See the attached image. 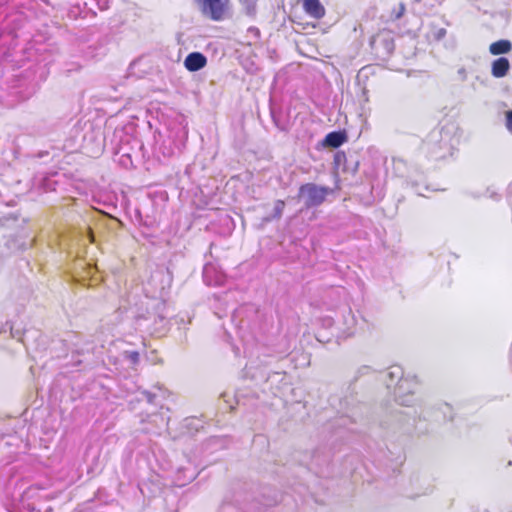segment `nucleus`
Returning a JSON list of instances; mask_svg holds the SVG:
<instances>
[{
  "mask_svg": "<svg viewBox=\"0 0 512 512\" xmlns=\"http://www.w3.org/2000/svg\"><path fill=\"white\" fill-rule=\"evenodd\" d=\"M247 37H251L254 40H258L260 37V31L256 27H249L247 29Z\"/></svg>",
  "mask_w": 512,
  "mask_h": 512,
  "instance_id": "obj_16",
  "label": "nucleus"
},
{
  "mask_svg": "<svg viewBox=\"0 0 512 512\" xmlns=\"http://www.w3.org/2000/svg\"><path fill=\"white\" fill-rule=\"evenodd\" d=\"M248 15L255 14L257 0H239Z\"/></svg>",
  "mask_w": 512,
  "mask_h": 512,
  "instance_id": "obj_14",
  "label": "nucleus"
},
{
  "mask_svg": "<svg viewBox=\"0 0 512 512\" xmlns=\"http://www.w3.org/2000/svg\"><path fill=\"white\" fill-rule=\"evenodd\" d=\"M334 164L336 167H341L343 168L344 171H351L352 173H355L358 169V161H354L353 162V166H349L348 164V160H347V157H346V154L342 151H337L334 155Z\"/></svg>",
  "mask_w": 512,
  "mask_h": 512,
  "instance_id": "obj_10",
  "label": "nucleus"
},
{
  "mask_svg": "<svg viewBox=\"0 0 512 512\" xmlns=\"http://www.w3.org/2000/svg\"><path fill=\"white\" fill-rule=\"evenodd\" d=\"M214 270V267L211 266V265H206L203 269V277H204V280L208 283V284H212V282L209 280V277H210V273Z\"/></svg>",
  "mask_w": 512,
  "mask_h": 512,
  "instance_id": "obj_17",
  "label": "nucleus"
},
{
  "mask_svg": "<svg viewBox=\"0 0 512 512\" xmlns=\"http://www.w3.org/2000/svg\"><path fill=\"white\" fill-rule=\"evenodd\" d=\"M512 49V43L509 40L501 39L496 42H493L489 46V52L492 55H501L507 54Z\"/></svg>",
  "mask_w": 512,
  "mask_h": 512,
  "instance_id": "obj_11",
  "label": "nucleus"
},
{
  "mask_svg": "<svg viewBox=\"0 0 512 512\" xmlns=\"http://www.w3.org/2000/svg\"><path fill=\"white\" fill-rule=\"evenodd\" d=\"M506 127H507L508 131L512 134V110L507 112Z\"/></svg>",
  "mask_w": 512,
  "mask_h": 512,
  "instance_id": "obj_19",
  "label": "nucleus"
},
{
  "mask_svg": "<svg viewBox=\"0 0 512 512\" xmlns=\"http://www.w3.org/2000/svg\"><path fill=\"white\" fill-rule=\"evenodd\" d=\"M332 192L329 187L306 183L299 188V197L303 199L306 208L320 206Z\"/></svg>",
  "mask_w": 512,
  "mask_h": 512,
  "instance_id": "obj_2",
  "label": "nucleus"
},
{
  "mask_svg": "<svg viewBox=\"0 0 512 512\" xmlns=\"http://www.w3.org/2000/svg\"><path fill=\"white\" fill-rule=\"evenodd\" d=\"M418 381L415 376L407 375L399 384L394 387L395 401L402 406H412L415 403V392Z\"/></svg>",
  "mask_w": 512,
  "mask_h": 512,
  "instance_id": "obj_3",
  "label": "nucleus"
},
{
  "mask_svg": "<svg viewBox=\"0 0 512 512\" xmlns=\"http://www.w3.org/2000/svg\"><path fill=\"white\" fill-rule=\"evenodd\" d=\"M347 141L345 131H333L328 133L322 141V146L330 148H338Z\"/></svg>",
  "mask_w": 512,
  "mask_h": 512,
  "instance_id": "obj_7",
  "label": "nucleus"
},
{
  "mask_svg": "<svg viewBox=\"0 0 512 512\" xmlns=\"http://www.w3.org/2000/svg\"><path fill=\"white\" fill-rule=\"evenodd\" d=\"M214 284H215V285H218V284H220V282H219L218 280H216V281L214 282Z\"/></svg>",
  "mask_w": 512,
  "mask_h": 512,
  "instance_id": "obj_25",
  "label": "nucleus"
},
{
  "mask_svg": "<svg viewBox=\"0 0 512 512\" xmlns=\"http://www.w3.org/2000/svg\"><path fill=\"white\" fill-rule=\"evenodd\" d=\"M101 150H102V147H101V146H99V147H98V149H97V151H96L95 153H96V154H98V153H100V152H101Z\"/></svg>",
  "mask_w": 512,
  "mask_h": 512,
  "instance_id": "obj_24",
  "label": "nucleus"
},
{
  "mask_svg": "<svg viewBox=\"0 0 512 512\" xmlns=\"http://www.w3.org/2000/svg\"><path fill=\"white\" fill-rule=\"evenodd\" d=\"M207 63L206 57L200 52H192L184 60L185 68L190 72L202 69Z\"/></svg>",
  "mask_w": 512,
  "mask_h": 512,
  "instance_id": "obj_5",
  "label": "nucleus"
},
{
  "mask_svg": "<svg viewBox=\"0 0 512 512\" xmlns=\"http://www.w3.org/2000/svg\"><path fill=\"white\" fill-rule=\"evenodd\" d=\"M96 5L100 10H106L109 8L110 0H95Z\"/></svg>",
  "mask_w": 512,
  "mask_h": 512,
  "instance_id": "obj_18",
  "label": "nucleus"
},
{
  "mask_svg": "<svg viewBox=\"0 0 512 512\" xmlns=\"http://www.w3.org/2000/svg\"><path fill=\"white\" fill-rule=\"evenodd\" d=\"M445 35H446V29L441 28V29H439V30L437 31L436 38H437L438 40H440V39H442L443 37H445Z\"/></svg>",
  "mask_w": 512,
  "mask_h": 512,
  "instance_id": "obj_22",
  "label": "nucleus"
},
{
  "mask_svg": "<svg viewBox=\"0 0 512 512\" xmlns=\"http://www.w3.org/2000/svg\"><path fill=\"white\" fill-rule=\"evenodd\" d=\"M141 393L149 403H153L155 396L152 393L148 391H142Z\"/></svg>",
  "mask_w": 512,
  "mask_h": 512,
  "instance_id": "obj_21",
  "label": "nucleus"
},
{
  "mask_svg": "<svg viewBox=\"0 0 512 512\" xmlns=\"http://www.w3.org/2000/svg\"><path fill=\"white\" fill-rule=\"evenodd\" d=\"M125 356L132 364L139 362V353L137 351H127L125 352Z\"/></svg>",
  "mask_w": 512,
  "mask_h": 512,
  "instance_id": "obj_15",
  "label": "nucleus"
},
{
  "mask_svg": "<svg viewBox=\"0 0 512 512\" xmlns=\"http://www.w3.org/2000/svg\"><path fill=\"white\" fill-rule=\"evenodd\" d=\"M204 15L214 21L222 20L228 8L229 0H198Z\"/></svg>",
  "mask_w": 512,
  "mask_h": 512,
  "instance_id": "obj_4",
  "label": "nucleus"
},
{
  "mask_svg": "<svg viewBox=\"0 0 512 512\" xmlns=\"http://www.w3.org/2000/svg\"><path fill=\"white\" fill-rule=\"evenodd\" d=\"M510 69V62L506 57H499L492 62L491 74L495 78H502L507 75Z\"/></svg>",
  "mask_w": 512,
  "mask_h": 512,
  "instance_id": "obj_8",
  "label": "nucleus"
},
{
  "mask_svg": "<svg viewBox=\"0 0 512 512\" xmlns=\"http://www.w3.org/2000/svg\"><path fill=\"white\" fill-rule=\"evenodd\" d=\"M404 11H405V6L403 4H400L399 10L396 14V19H399L404 14Z\"/></svg>",
  "mask_w": 512,
  "mask_h": 512,
  "instance_id": "obj_23",
  "label": "nucleus"
},
{
  "mask_svg": "<svg viewBox=\"0 0 512 512\" xmlns=\"http://www.w3.org/2000/svg\"><path fill=\"white\" fill-rule=\"evenodd\" d=\"M412 189L419 196H424V191L428 190V186L423 183V181L418 182L416 180L410 181Z\"/></svg>",
  "mask_w": 512,
  "mask_h": 512,
  "instance_id": "obj_13",
  "label": "nucleus"
},
{
  "mask_svg": "<svg viewBox=\"0 0 512 512\" xmlns=\"http://www.w3.org/2000/svg\"><path fill=\"white\" fill-rule=\"evenodd\" d=\"M284 207L285 202L283 200H277L274 205L273 214L269 217H266L264 220L269 222L273 219H280L282 217Z\"/></svg>",
  "mask_w": 512,
  "mask_h": 512,
  "instance_id": "obj_12",
  "label": "nucleus"
},
{
  "mask_svg": "<svg viewBox=\"0 0 512 512\" xmlns=\"http://www.w3.org/2000/svg\"><path fill=\"white\" fill-rule=\"evenodd\" d=\"M457 74L460 78L461 81H465L466 78H467V72H466V69L464 67H461L457 70Z\"/></svg>",
  "mask_w": 512,
  "mask_h": 512,
  "instance_id": "obj_20",
  "label": "nucleus"
},
{
  "mask_svg": "<svg viewBox=\"0 0 512 512\" xmlns=\"http://www.w3.org/2000/svg\"><path fill=\"white\" fill-rule=\"evenodd\" d=\"M303 9L307 15L315 19H321L325 15V8L319 0H302Z\"/></svg>",
  "mask_w": 512,
  "mask_h": 512,
  "instance_id": "obj_6",
  "label": "nucleus"
},
{
  "mask_svg": "<svg viewBox=\"0 0 512 512\" xmlns=\"http://www.w3.org/2000/svg\"><path fill=\"white\" fill-rule=\"evenodd\" d=\"M404 372L400 366H392L386 372V385L388 388L395 387L403 379H405Z\"/></svg>",
  "mask_w": 512,
  "mask_h": 512,
  "instance_id": "obj_9",
  "label": "nucleus"
},
{
  "mask_svg": "<svg viewBox=\"0 0 512 512\" xmlns=\"http://www.w3.org/2000/svg\"><path fill=\"white\" fill-rule=\"evenodd\" d=\"M457 143L458 139L450 127L434 129L427 138L428 150L435 160L453 156Z\"/></svg>",
  "mask_w": 512,
  "mask_h": 512,
  "instance_id": "obj_1",
  "label": "nucleus"
}]
</instances>
